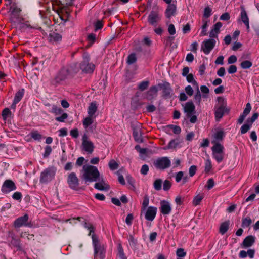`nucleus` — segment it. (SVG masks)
I'll return each instance as SVG.
<instances>
[{
    "label": "nucleus",
    "instance_id": "63",
    "mask_svg": "<svg viewBox=\"0 0 259 259\" xmlns=\"http://www.w3.org/2000/svg\"><path fill=\"white\" fill-rule=\"evenodd\" d=\"M237 71V67L234 65H231L228 69V72L230 74H233Z\"/></svg>",
    "mask_w": 259,
    "mask_h": 259
},
{
    "label": "nucleus",
    "instance_id": "8",
    "mask_svg": "<svg viewBox=\"0 0 259 259\" xmlns=\"http://www.w3.org/2000/svg\"><path fill=\"white\" fill-rule=\"evenodd\" d=\"M81 147L83 150L90 154L93 152L95 148L94 143L89 140L86 135H84L82 137Z\"/></svg>",
    "mask_w": 259,
    "mask_h": 259
},
{
    "label": "nucleus",
    "instance_id": "43",
    "mask_svg": "<svg viewBox=\"0 0 259 259\" xmlns=\"http://www.w3.org/2000/svg\"><path fill=\"white\" fill-rule=\"evenodd\" d=\"M252 63L251 61L245 60L240 64V66L243 69H248L251 67Z\"/></svg>",
    "mask_w": 259,
    "mask_h": 259
},
{
    "label": "nucleus",
    "instance_id": "36",
    "mask_svg": "<svg viewBox=\"0 0 259 259\" xmlns=\"http://www.w3.org/2000/svg\"><path fill=\"white\" fill-rule=\"evenodd\" d=\"M204 198L203 194H198L193 199V203L195 206L198 205L200 204L203 198Z\"/></svg>",
    "mask_w": 259,
    "mask_h": 259
},
{
    "label": "nucleus",
    "instance_id": "32",
    "mask_svg": "<svg viewBox=\"0 0 259 259\" xmlns=\"http://www.w3.org/2000/svg\"><path fill=\"white\" fill-rule=\"evenodd\" d=\"M94 118V117L88 116L83 119L82 123L85 128H88L89 125L93 123Z\"/></svg>",
    "mask_w": 259,
    "mask_h": 259
},
{
    "label": "nucleus",
    "instance_id": "16",
    "mask_svg": "<svg viewBox=\"0 0 259 259\" xmlns=\"http://www.w3.org/2000/svg\"><path fill=\"white\" fill-rule=\"evenodd\" d=\"M157 213V208L150 206L147 208L145 213V219L150 221H153L155 218Z\"/></svg>",
    "mask_w": 259,
    "mask_h": 259
},
{
    "label": "nucleus",
    "instance_id": "61",
    "mask_svg": "<svg viewBox=\"0 0 259 259\" xmlns=\"http://www.w3.org/2000/svg\"><path fill=\"white\" fill-rule=\"evenodd\" d=\"M186 254V252L182 248L177 249V255L179 257H184Z\"/></svg>",
    "mask_w": 259,
    "mask_h": 259
},
{
    "label": "nucleus",
    "instance_id": "20",
    "mask_svg": "<svg viewBox=\"0 0 259 259\" xmlns=\"http://www.w3.org/2000/svg\"><path fill=\"white\" fill-rule=\"evenodd\" d=\"M222 26V24L220 22H217L215 25H214L209 32V37L210 38H217L218 34L220 32V29Z\"/></svg>",
    "mask_w": 259,
    "mask_h": 259
},
{
    "label": "nucleus",
    "instance_id": "9",
    "mask_svg": "<svg viewBox=\"0 0 259 259\" xmlns=\"http://www.w3.org/2000/svg\"><path fill=\"white\" fill-rule=\"evenodd\" d=\"M88 57L84 58L83 61L80 64V69L86 73H92L95 69V66L94 64L89 62Z\"/></svg>",
    "mask_w": 259,
    "mask_h": 259
},
{
    "label": "nucleus",
    "instance_id": "57",
    "mask_svg": "<svg viewBox=\"0 0 259 259\" xmlns=\"http://www.w3.org/2000/svg\"><path fill=\"white\" fill-rule=\"evenodd\" d=\"M171 183L168 180H165L163 183V189L164 191L168 190L171 187Z\"/></svg>",
    "mask_w": 259,
    "mask_h": 259
},
{
    "label": "nucleus",
    "instance_id": "19",
    "mask_svg": "<svg viewBox=\"0 0 259 259\" xmlns=\"http://www.w3.org/2000/svg\"><path fill=\"white\" fill-rule=\"evenodd\" d=\"M28 220V215L27 214H25L24 216L17 219L14 223V225L16 228L21 227L23 225H26Z\"/></svg>",
    "mask_w": 259,
    "mask_h": 259
},
{
    "label": "nucleus",
    "instance_id": "64",
    "mask_svg": "<svg viewBox=\"0 0 259 259\" xmlns=\"http://www.w3.org/2000/svg\"><path fill=\"white\" fill-rule=\"evenodd\" d=\"M184 173L182 171L178 172L176 175V181L177 182H179L183 179Z\"/></svg>",
    "mask_w": 259,
    "mask_h": 259
},
{
    "label": "nucleus",
    "instance_id": "33",
    "mask_svg": "<svg viewBox=\"0 0 259 259\" xmlns=\"http://www.w3.org/2000/svg\"><path fill=\"white\" fill-rule=\"evenodd\" d=\"M24 94V89H21L16 93L14 99L15 103H18L21 100V99L23 97Z\"/></svg>",
    "mask_w": 259,
    "mask_h": 259
},
{
    "label": "nucleus",
    "instance_id": "41",
    "mask_svg": "<svg viewBox=\"0 0 259 259\" xmlns=\"http://www.w3.org/2000/svg\"><path fill=\"white\" fill-rule=\"evenodd\" d=\"M252 223L251 219L249 217H246L242 219V226L244 228L247 227L250 225Z\"/></svg>",
    "mask_w": 259,
    "mask_h": 259
},
{
    "label": "nucleus",
    "instance_id": "10",
    "mask_svg": "<svg viewBox=\"0 0 259 259\" xmlns=\"http://www.w3.org/2000/svg\"><path fill=\"white\" fill-rule=\"evenodd\" d=\"M148 22L153 26H155L161 19V16L157 11H152L148 16Z\"/></svg>",
    "mask_w": 259,
    "mask_h": 259
},
{
    "label": "nucleus",
    "instance_id": "54",
    "mask_svg": "<svg viewBox=\"0 0 259 259\" xmlns=\"http://www.w3.org/2000/svg\"><path fill=\"white\" fill-rule=\"evenodd\" d=\"M197 89V92L195 94L194 96L195 100L198 103L200 104L201 101V93L199 90V88Z\"/></svg>",
    "mask_w": 259,
    "mask_h": 259
},
{
    "label": "nucleus",
    "instance_id": "28",
    "mask_svg": "<svg viewBox=\"0 0 259 259\" xmlns=\"http://www.w3.org/2000/svg\"><path fill=\"white\" fill-rule=\"evenodd\" d=\"M97 110V106L95 102H92L91 103L90 106L88 107V113L89 116L94 117V115L96 112Z\"/></svg>",
    "mask_w": 259,
    "mask_h": 259
},
{
    "label": "nucleus",
    "instance_id": "29",
    "mask_svg": "<svg viewBox=\"0 0 259 259\" xmlns=\"http://www.w3.org/2000/svg\"><path fill=\"white\" fill-rule=\"evenodd\" d=\"M117 257L119 259H127L121 243L117 245Z\"/></svg>",
    "mask_w": 259,
    "mask_h": 259
},
{
    "label": "nucleus",
    "instance_id": "11",
    "mask_svg": "<svg viewBox=\"0 0 259 259\" xmlns=\"http://www.w3.org/2000/svg\"><path fill=\"white\" fill-rule=\"evenodd\" d=\"M67 183L70 188L76 189L79 185V181L76 174L74 172L69 174L67 178Z\"/></svg>",
    "mask_w": 259,
    "mask_h": 259
},
{
    "label": "nucleus",
    "instance_id": "49",
    "mask_svg": "<svg viewBox=\"0 0 259 259\" xmlns=\"http://www.w3.org/2000/svg\"><path fill=\"white\" fill-rule=\"evenodd\" d=\"M10 11L14 16H17L21 11V10L17 7H13L11 8Z\"/></svg>",
    "mask_w": 259,
    "mask_h": 259
},
{
    "label": "nucleus",
    "instance_id": "50",
    "mask_svg": "<svg viewBox=\"0 0 259 259\" xmlns=\"http://www.w3.org/2000/svg\"><path fill=\"white\" fill-rule=\"evenodd\" d=\"M11 115V112L9 108H5L2 112V116L3 118L6 120L7 118Z\"/></svg>",
    "mask_w": 259,
    "mask_h": 259
},
{
    "label": "nucleus",
    "instance_id": "31",
    "mask_svg": "<svg viewBox=\"0 0 259 259\" xmlns=\"http://www.w3.org/2000/svg\"><path fill=\"white\" fill-rule=\"evenodd\" d=\"M133 136L136 141L138 142H142V139L141 137V134L140 129L134 128L133 130Z\"/></svg>",
    "mask_w": 259,
    "mask_h": 259
},
{
    "label": "nucleus",
    "instance_id": "52",
    "mask_svg": "<svg viewBox=\"0 0 259 259\" xmlns=\"http://www.w3.org/2000/svg\"><path fill=\"white\" fill-rule=\"evenodd\" d=\"M205 171L206 172H209L212 167L211 161L209 159H207L205 161Z\"/></svg>",
    "mask_w": 259,
    "mask_h": 259
},
{
    "label": "nucleus",
    "instance_id": "13",
    "mask_svg": "<svg viewBox=\"0 0 259 259\" xmlns=\"http://www.w3.org/2000/svg\"><path fill=\"white\" fill-rule=\"evenodd\" d=\"M16 186L12 180H7L4 182L1 190L4 193H8L11 191L16 190Z\"/></svg>",
    "mask_w": 259,
    "mask_h": 259
},
{
    "label": "nucleus",
    "instance_id": "6",
    "mask_svg": "<svg viewBox=\"0 0 259 259\" xmlns=\"http://www.w3.org/2000/svg\"><path fill=\"white\" fill-rule=\"evenodd\" d=\"M170 160L167 157L159 158L153 162L154 166L159 169H164L170 166Z\"/></svg>",
    "mask_w": 259,
    "mask_h": 259
},
{
    "label": "nucleus",
    "instance_id": "42",
    "mask_svg": "<svg viewBox=\"0 0 259 259\" xmlns=\"http://www.w3.org/2000/svg\"><path fill=\"white\" fill-rule=\"evenodd\" d=\"M186 76L188 82L192 83L194 85H196V88H198V84L197 82L195 80L194 76L192 74H189Z\"/></svg>",
    "mask_w": 259,
    "mask_h": 259
},
{
    "label": "nucleus",
    "instance_id": "14",
    "mask_svg": "<svg viewBox=\"0 0 259 259\" xmlns=\"http://www.w3.org/2000/svg\"><path fill=\"white\" fill-rule=\"evenodd\" d=\"M182 143V140L179 138H176L170 141L168 145L162 149L164 150L168 149H175L177 148L181 147V143Z\"/></svg>",
    "mask_w": 259,
    "mask_h": 259
},
{
    "label": "nucleus",
    "instance_id": "51",
    "mask_svg": "<svg viewBox=\"0 0 259 259\" xmlns=\"http://www.w3.org/2000/svg\"><path fill=\"white\" fill-rule=\"evenodd\" d=\"M31 136L35 140H40L42 136L37 131L32 132L30 134Z\"/></svg>",
    "mask_w": 259,
    "mask_h": 259
},
{
    "label": "nucleus",
    "instance_id": "46",
    "mask_svg": "<svg viewBox=\"0 0 259 259\" xmlns=\"http://www.w3.org/2000/svg\"><path fill=\"white\" fill-rule=\"evenodd\" d=\"M50 40L54 41H58L61 39V35L57 33H52L50 35Z\"/></svg>",
    "mask_w": 259,
    "mask_h": 259
},
{
    "label": "nucleus",
    "instance_id": "3",
    "mask_svg": "<svg viewBox=\"0 0 259 259\" xmlns=\"http://www.w3.org/2000/svg\"><path fill=\"white\" fill-rule=\"evenodd\" d=\"M218 103L215 107V117L217 120H219L225 112H228L229 110L227 108L226 102L224 99L219 97L218 98Z\"/></svg>",
    "mask_w": 259,
    "mask_h": 259
},
{
    "label": "nucleus",
    "instance_id": "56",
    "mask_svg": "<svg viewBox=\"0 0 259 259\" xmlns=\"http://www.w3.org/2000/svg\"><path fill=\"white\" fill-rule=\"evenodd\" d=\"M251 107L250 104L249 103H247L246 105V107L244 109L242 114L245 115V116H246L249 113V112L251 110Z\"/></svg>",
    "mask_w": 259,
    "mask_h": 259
},
{
    "label": "nucleus",
    "instance_id": "17",
    "mask_svg": "<svg viewBox=\"0 0 259 259\" xmlns=\"http://www.w3.org/2000/svg\"><path fill=\"white\" fill-rule=\"evenodd\" d=\"M99 180L101 181L95 184V188L101 191H108L110 188L109 185L106 183L102 177L100 178Z\"/></svg>",
    "mask_w": 259,
    "mask_h": 259
},
{
    "label": "nucleus",
    "instance_id": "62",
    "mask_svg": "<svg viewBox=\"0 0 259 259\" xmlns=\"http://www.w3.org/2000/svg\"><path fill=\"white\" fill-rule=\"evenodd\" d=\"M168 31L170 35H174L176 33V29L175 26L171 24L169 25L168 27Z\"/></svg>",
    "mask_w": 259,
    "mask_h": 259
},
{
    "label": "nucleus",
    "instance_id": "48",
    "mask_svg": "<svg viewBox=\"0 0 259 259\" xmlns=\"http://www.w3.org/2000/svg\"><path fill=\"white\" fill-rule=\"evenodd\" d=\"M251 126V125L248 122L243 125L240 128L241 134H243L246 133L250 129Z\"/></svg>",
    "mask_w": 259,
    "mask_h": 259
},
{
    "label": "nucleus",
    "instance_id": "2",
    "mask_svg": "<svg viewBox=\"0 0 259 259\" xmlns=\"http://www.w3.org/2000/svg\"><path fill=\"white\" fill-rule=\"evenodd\" d=\"M92 238L95 251V259H104L105 255V246L100 244L97 237L94 234L92 235Z\"/></svg>",
    "mask_w": 259,
    "mask_h": 259
},
{
    "label": "nucleus",
    "instance_id": "18",
    "mask_svg": "<svg viewBox=\"0 0 259 259\" xmlns=\"http://www.w3.org/2000/svg\"><path fill=\"white\" fill-rule=\"evenodd\" d=\"M241 12L240 13V18L242 22L245 24L246 27V29L248 32L249 31L250 27H249V18L247 16V13L245 10V9L243 7H241Z\"/></svg>",
    "mask_w": 259,
    "mask_h": 259
},
{
    "label": "nucleus",
    "instance_id": "37",
    "mask_svg": "<svg viewBox=\"0 0 259 259\" xmlns=\"http://www.w3.org/2000/svg\"><path fill=\"white\" fill-rule=\"evenodd\" d=\"M202 22L203 23V25L202 26V31L201 32V36H206L207 33V28L208 27V21L203 19L202 20Z\"/></svg>",
    "mask_w": 259,
    "mask_h": 259
},
{
    "label": "nucleus",
    "instance_id": "25",
    "mask_svg": "<svg viewBox=\"0 0 259 259\" xmlns=\"http://www.w3.org/2000/svg\"><path fill=\"white\" fill-rule=\"evenodd\" d=\"M46 106H51L50 109L49 110V111L51 113H53L55 115H59L63 112L62 109L58 107L56 105H50V104H46Z\"/></svg>",
    "mask_w": 259,
    "mask_h": 259
},
{
    "label": "nucleus",
    "instance_id": "15",
    "mask_svg": "<svg viewBox=\"0 0 259 259\" xmlns=\"http://www.w3.org/2000/svg\"><path fill=\"white\" fill-rule=\"evenodd\" d=\"M184 110L187 117H190L195 112V107L193 103L191 101L188 102L183 105Z\"/></svg>",
    "mask_w": 259,
    "mask_h": 259
},
{
    "label": "nucleus",
    "instance_id": "55",
    "mask_svg": "<svg viewBox=\"0 0 259 259\" xmlns=\"http://www.w3.org/2000/svg\"><path fill=\"white\" fill-rule=\"evenodd\" d=\"M197 170V167L195 165L190 166L189 169V174L190 177H193L195 174Z\"/></svg>",
    "mask_w": 259,
    "mask_h": 259
},
{
    "label": "nucleus",
    "instance_id": "5",
    "mask_svg": "<svg viewBox=\"0 0 259 259\" xmlns=\"http://www.w3.org/2000/svg\"><path fill=\"white\" fill-rule=\"evenodd\" d=\"M213 157L219 163L222 161L224 157V147L221 144L215 143L212 147Z\"/></svg>",
    "mask_w": 259,
    "mask_h": 259
},
{
    "label": "nucleus",
    "instance_id": "12",
    "mask_svg": "<svg viewBox=\"0 0 259 259\" xmlns=\"http://www.w3.org/2000/svg\"><path fill=\"white\" fill-rule=\"evenodd\" d=\"M171 205L170 202L166 200H161L160 202L159 210L164 215L169 214L171 211Z\"/></svg>",
    "mask_w": 259,
    "mask_h": 259
},
{
    "label": "nucleus",
    "instance_id": "40",
    "mask_svg": "<svg viewBox=\"0 0 259 259\" xmlns=\"http://www.w3.org/2000/svg\"><path fill=\"white\" fill-rule=\"evenodd\" d=\"M212 9L209 7H206L204 10L203 17L205 18H209L212 14Z\"/></svg>",
    "mask_w": 259,
    "mask_h": 259
},
{
    "label": "nucleus",
    "instance_id": "24",
    "mask_svg": "<svg viewBox=\"0 0 259 259\" xmlns=\"http://www.w3.org/2000/svg\"><path fill=\"white\" fill-rule=\"evenodd\" d=\"M157 92L158 89L156 86H152L150 87L147 92L146 98L148 100H152L154 97H156Z\"/></svg>",
    "mask_w": 259,
    "mask_h": 259
},
{
    "label": "nucleus",
    "instance_id": "35",
    "mask_svg": "<svg viewBox=\"0 0 259 259\" xmlns=\"http://www.w3.org/2000/svg\"><path fill=\"white\" fill-rule=\"evenodd\" d=\"M162 181L161 179H156L153 183V187L157 190L159 191L161 189Z\"/></svg>",
    "mask_w": 259,
    "mask_h": 259
},
{
    "label": "nucleus",
    "instance_id": "38",
    "mask_svg": "<svg viewBox=\"0 0 259 259\" xmlns=\"http://www.w3.org/2000/svg\"><path fill=\"white\" fill-rule=\"evenodd\" d=\"M137 61V57L135 54L132 53L130 55H128L127 59V64L131 65L135 62H136Z\"/></svg>",
    "mask_w": 259,
    "mask_h": 259
},
{
    "label": "nucleus",
    "instance_id": "53",
    "mask_svg": "<svg viewBox=\"0 0 259 259\" xmlns=\"http://www.w3.org/2000/svg\"><path fill=\"white\" fill-rule=\"evenodd\" d=\"M169 127L175 134H179L181 132V129L179 126L171 125Z\"/></svg>",
    "mask_w": 259,
    "mask_h": 259
},
{
    "label": "nucleus",
    "instance_id": "4",
    "mask_svg": "<svg viewBox=\"0 0 259 259\" xmlns=\"http://www.w3.org/2000/svg\"><path fill=\"white\" fill-rule=\"evenodd\" d=\"M56 171V169L53 166L46 168L41 172L40 182L42 183H47L51 181L54 178Z\"/></svg>",
    "mask_w": 259,
    "mask_h": 259
},
{
    "label": "nucleus",
    "instance_id": "39",
    "mask_svg": "<svg viewBox=\"0 0 259 259\" xmlns=\"http://www.w3.org/2000/svg\"><path fill=\"white\" fill-rule=\"evenodd\" d=\"M19 25L20 28L22 29H26L29 28L33 29L35 28V27L31 26L28 21H26L25 22H20Z\"/></svg>",
    "mask_w": 259,
    "mask_h": 259
},
{
    "label": "nucleus",
    "instance_id": "23",
    "mask_svg": "<svg viewBox=\"0 0 259 259\" xmlns=\"http://www.w3.org/2000/svg\"><path fill=\"white\" fill-rule=\"evenodd\" d=\"M161 89L162 90L163 95L165 97H170L172 92V90L168 83H164L160 85Z\"/></svg>",
    "mask_w": 259,
    "mask_h": 259
},
{
    "label": "nucleus",
    "instance_id": "60",
    "mask_svg": "<svg viewBox=\"0 0 259 259\" xmlns=\"http://www.w3.org/2000/svg\"><path fill=\"white\" fill-rule=\"evenodd\" d=\"M149 167L147 165L144 164L142 166L140 172L142 174L145 175L148 173Z\"/></svg>",
    "mask_w": 259,
    "mask_h": 259
},
{
    "label": "nucleus",
    "instance_id": "7",
    "mask_svg": "<svg viewBox=\"0 0 259 259\" xmlns=\"http://www.w3.org/2000/svg\"><path fill=\"white\" fill-rule=\"evenodd\" d=\"M216 44V40L213 38L204 40L201 45V49L203 52L207 55L214 48Z\"/></svg>",
    "mask_w": 259,
    "mask_h": 259
},
{
    "label": "nucleus",
    "instance_id": "47",
    "mask_svg": "<svg viewBox=\"0 0 259 259\" xmlns=\"http://www.w3.org/2000/svg\"><path fill=\"white\" fill-rule=\"evenodd\" d=\"M61 116L56 117L55 120L58 122H63L68 117V114L66 113H62Z\"/></svg>",
    "mask_w": 259,
    "mask_h": 259
},
{
    "label": "nucleus",
    "instance_id": "26",
    "mask_svg": "<svg viewBox=\"0 0 259 259\" xmlns=\"http://www.w3.org/2000/svg\"><path fill=\"white\" fill-rule=\"evenodd\" d=\"M224 133L223 131L220 130L217 131L214 135V140L212 141V143L214 145L215 143H218V142L221 141L223 139L224 137Z\"/></svg>",
    "mask_w": 259,
    "mask_h": 259
},
{
    "label": "nucleus",
    "instance_id": "21",
    "mask_svg": "<svg viewBox=\"0 0 259 259\" xmlns=\"http://www.w3.org/2000/svg\"><path fill=\"white\" fill-rule=\"evenodd\" d=\"M255 242V237L252 235L246 237L241 244L243 248H248L251 246Z\"/></svg>",
    "mask_w": 259,
    "mask_h": 259
},
{
    "label": "nucleus",
    "instance_id": "59",
    "mask_svg": "<svg viewBox=\"0 0 259 259\" xmlns=\"http://www.w3.org/2000/svg\"><path fill=\"white\" fill-rule=\"evenodd\" d=\"M52 151V148L50 146H47L45 147V152L44 154V157H47Z\"/></svg>",
    "mask_w": 259,
    "mask_h": 259
},
{
    "label": "nucleus",
    "instance_id": "27",
    "mask_svg": "<svg viewBox=\"0 0 259 259\" xmlns=\"http://www.w3.org/2000/svg\"><path fill=\"white\" fill-rule=\"evenodd\" d=\"M68 73L66 69H62L58 74L56 79L57 82L64 80L68 75Z\"/></svg>",
    "mask_w": 259,
    "mask_h": 259
},
{
    "label": "nucleus",
    "instance_id": "30",
    "mask_svg": "<svg viewBox=\"0 0 259 259\" xmlns=\"http://www.w3.org/2000/svg\"><path fill=\"white\" fill-rule=\"evenodd\" d=\"M230 225L229 221L222 223L220 227L219 232L222 234H224L228 230Z\"/></svg>",
    "mask_w": 259,
    "mask_h": 259
},
{
    "label": "nucleus",
    "instance_id": "58",
    "mask_svg": "<svg viewBox=\"0 0 259 259\" xmlns=\"http://www.w3.org/2000/svg\"><path fill=\"white\" fill-rule=\"evenodd\" d=\"M185 92L189 96H192L194 92L192 88L190 85H188L185 88Z\"/></svg>",
    "mask_w": 259,
    "mask_h": 259
},
{
    "label": "nucleus",
    "instance_id": "44",
    "mask_svg": "<svg viewBox=\"0 0 259 259\" xmlns=\"http://www.w3.org/2000/svg\"><path fill=\"white\" fill-rule=\"evenodd\" d=\"M149 81H144L141 82L138 84V89L140 91H143L147 88V87L149 85Z\"/></svg>",
    "mask_w": 259,
    "mask_h": 259
},
{
    "label": "nucleus",
    "instance_id": "22",
    "mask_svg": "<svg viewBox=\"0 0 259 259\" xmlns=\"http://www.w3.org/2000/svg\"><path fill=\"white\" fill-rule=\"evenodd\" d=\"M176 10L177 7L176 5L174 4L169 5L165 12L166 17L169 18L172 16L175 15L176 14Z\"/></svg>",
    "mask_w": 259,
    "mask_h": 259
},
{
    "label": "nucleus",
    "instance_id": "1",
    "mask_svg": "<svg viewBox=\"0 0 259 259\" xmlns=\"http://www.w3.org/2000/svg\"><path fill=\"white\" fill-rule=\"evenodd\" d=\"M81 178L87 182H95L100 180V174L97 168L92 165H84L81 171Z\"/></svg>",
    "mask_w": 259,
    "mask_h": 259
},
{
    "label": "nucleus",
    "instance_id": "45",
    "mask_svg": "<svg viewBox=\"0 0 259 259\" xmlns=\"http://www.w3.org/2000/svg\"><path fill=\"white\" fill-rule=\"evenodd\" d=\"M109 167L111 170H114L118 168L119 165L114 160L112 159L109 162Z\"/></svg>",
    "mask_w": 259,
    "mask_h": 259
},
{
    "label": "nucleus",
    "instance_id": "34",
    "mask_svg": "<svg viewBox=\"0 0 259 259\" xmlns=\"http://www.w3.org/2000/svg\"><path fill=\"white\" fill-rule=\"evenodd\" d=\"M149 203V198L148 196L146 195L143 198V201L141 207V213L146 210Z\"/></svg>",
    "mask_w": 259,
    "mask_h": 259
}]
</instances>
